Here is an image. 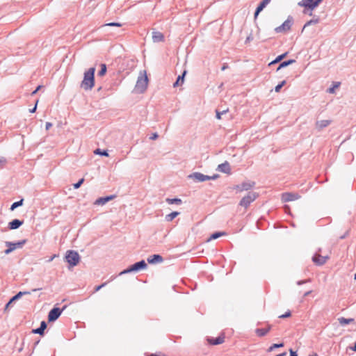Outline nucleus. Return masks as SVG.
<instances>
[{
    "mask_svg": "<svg viewBox=\"0 0 356 356\" xmlns=\"http://www.w3.org/2000/svg\"><path fill=\"white\" fill-rule=\"evenodd\" d=\"M284 346V343H274L273 344L272 346H270L268 350V352H271L273 351L275 348H281V347H283Z\"/></svg>",
    "mask_w": 356,
    "mask_h": 356,
    "instance_id": "obj_33",
    "label": "nucleus"
},
{
    "mask_svg": "<svg viewBox=\"0 0 356 356\" xmlns=\"http://www.w3.org/2000/svg\"><path fill=\"white\" fill-rule=\"evenodd\" d=\"M106 26H121V24L120 23H109V24H107Z\"/></svg>",
    "mask_w": 356,
    "mask_h": 356,
    "instance_id": "obj_45",
    "label": "nucleus"
},
{
    "mask_svg": "<svg viewBox=\"0 0 356 356\" xmlns=\"http://www.w3.org/2000/svg\"><path fill=\"white\" fill-rule=\"evenodd\" d=\"M41 88H42V86H38L37 87V88H36L33 92H32L31 95H35V94L37 93V92H38V91Z\"/></svg>",
    "mask_w": 356,
    "mask_h": 356,
    "instance_id": "obj_48",
    "label": "nucleus"
},
{
    "mask_svg": "<svg viewBox=\"0 0 356 356\" xmlns=\"http://www.w3.org/2000/svg\"><path fill=\"white\" fill-rule=\"evenodd\" d=\"M52 127V124L51 122H46L45 128L46 130H49Z\"/></svg>",
    "mask_w": 356,
    "mask_h": 356,
    "instance_id": "obj_47",
    "label": "nucleus"
},
{
    "mask_svg": "<svg viewBox=\"0 0 356 356\" xmlns=\"http://www.w3.org/2000/svg\"><path fill=\"white\" fill-rule=\"evenodd\" d=\"M293 24L292 17H289L283 24L275 29V31L277 33H285L288 32Z\"/></svg>",
    "mask_w": 356,
    "mask_h": 356,
    "instance_id": "obj_5",
    "label": "nucleus"
},
{
    "mask_svg": "<svg viewBox=\"0 0 356 356\" xmlns=\"http://www.w3.org/2000/svg\"><path fill=\"white\" fill-rule=\"evenodd\" d=\"M22 203H23V200L22 199L21 200L18 201V202H14L11 205L10 210L13 211L15 208L22 205Z\"/></svg>",
    "mask_w": 356,
    "mask_h": 356,
    "instance_id": "obj_36",
    "label": "nucleus"
},
{
    "mask_svg": "<svg viewBox=\"0 0 356 356\" xmlns=\"http://www.w3.org/2000/svg\"><path fill=\"white\" fill-rule=\"evenodd\" d=\"M286 353H283L282 354L277 355L276 356H286Z\"/></svg>",
    "mask_w": 356,
    "mask_h": 356,
    "instance_id": "obj_55",
    "label": "nucleus"
},
{
    "mask_svg": "<svg viewBox=\"0 0 356 356\" xmlns=\"http://www.w3.org/2000/svg\"><path fill=\"white\" fill-rule=\"evenodd\" d=\"M61 314V310L59 308H54L52 309L48 315L49 321H56Z\"/></svg>",
    "mask_w": 356,
    "mask_h": 356,
    "instance_id": "obj_10",
    "label": "nucleus"
},
{
    "mask_svg": "<svg viewBox=\"0 0 356 356\" xmlns=\"http://www.w3.org/2000/svg\"><path fill=\"white\" fill-rule=\"evenodd\" d=\"M225 234H226V233L224 232L214 233L211 235L210 238L207 241H209L213 239H216L220 236H225Z\"/></svg>",
    "mask_w": 356,
    "mask_h": 356,
    "instance_id": "obj_29",
    "label": "nucleus"
},
{
    "mask_svg": "<svg viewBox=\"0 0 356 356\" xmlns=\"http://www.w3.org/2000/svg\"><path fill=\"white\" fill-rule=\"evenodd\" d=\"M352 350H353V351H356V343H355L354 347H353V348H352Z\"/></svg>",
    "mask_w": 356,
    "mask_h": 356,
    "instance_id": "obj_56",
    "label": "nucleus"
},
{
    "mask_svg": "<svg viewBox=\"0 0 356 356\" xmlns=\"http://www.w3.org/2000/svg\"><path fill=\"white\" fill-rule=\"evenodd\" d=\"M327 257H323L321 254H316L312 257V261L315 264L320 266L324 264L327 261Z\"/></svg>",
    "mask_w": 356,
    "mask_h": 356,
    "instance_id": "obj_11",
    "label": "nucleus"
},
{
    "mask_svg": "<svg viewBox=\"0 0 356 356\" xmlns=\"http://www.w3.org/2000/svg\"><path fill=\"white\" fill-rule=\"evenodd\" d=\"M331 123V120H323L317 121L315 124L316 129L318 130H322L323 128L327 127Z\"/></svg>",
    "mask_w": 356,
    "mask_h": 356,
    "instance_id": "obj_14",
    "label": "nucleus"
},
{
    "mask_svg": "<svg viewBox=\"0 0 356 356\" xmlns=\"http://www.w3.org/2000/svg\"><path fill=\"white\" fill-rule=\"evenodd\" d=\"M227 68V65H224L222 67V70H225V69Z\"/></svg>",
    "mask_w": 356,
    "mask_h": 356,
    "instance_id": "obj_54",
    "label": "nucleus"
},
{
    "mask_svg": "<svg viewBox=\"0 0 356 356\" xmlns=\"http://www.w3.org/2000/svg\"><path fill=\"white\" fill-rule=\"evenodd\" d=\"M106 65L105 64H102L101 70L99 72L98 74H99V76H102L106 74Z\"/></svg>",
    "mask_w": 356,
    "mask_h": 356,
    "instance_id": "obj_34",
    "label": "nucleus"
},
{
    "mask_svg": "<svg viewBox=\"0 0 356 356\" xmlns=\"http://www.w3.org/2000/svg\"><path fill=\"white\" fill-rule=\"evenodd\" d=\"M38 103V100H37V101H36V102H35V105L34 108H33L30 109V111H30L31 113H35V112L36 108H37Z\"/></svg>",
    "mask_w": 356,
    "mask_h": 356,
    "instance_id": "obj_46",
    "label": "nucleus"
},
{
    "mask_svg": "<svg viewBox=\"0 0 356 356\" xmlns=\"http://www.w3.org/2000/svg\"><path fill=\"white\" fill-rule=\"evenodd\" d=\"M319 22V19L318 18H316V19H311L309 20V22H307L303 26V29H302V31L308 26L309 25H313V24H316Z\"/></svg>",
    "mask_w": 356,
    "mask_h": 356,
    "instance_id": "obj_30",
    "label": "nucleus"
},
{
    "mask_svg": "<svg viewBox=\"0 0 356 356\" xmlns=\"http://www.w3.org/2000/svg\"><path fill=\"white\" fill-rule=\"evenodd\" d=\"M252 40V36L250 35L248 37H247L245 42H250Z\"/></svg>",
    "mask_w": 356,
    "mask_h": 356,
    "instance_id": "obj_51",
    "label": "nucleus"
},
{
    "mask_svg": "<svg viewBox=\"0 0 356 356\" xmlns=\"http://www.w3.org/2000/svg\"><path fill=\"white\" fill-rule=\"evenodd\" d=\"M257 197V195L255 193L250 192L241 199L239 204L243 207L247 208L253 201L256 200Z\"/></svg>",
    "mask_w": 356,
    "mask_h": 356,
    "instance_id": "obj_6",
    "label": "nucleus"
},
{
    "mask_svg": "<svg viewBox=\"0 0 356 356\" xmlns=\"http://www.w3.org/2000/svg\"><path fill=\"white\" fill-rule=\"evenodd\" d=\"M286 81H282L280 84H278L275 88V91L276 92H279L280 91V89L285 85Z\"/></svg>",
    "mask_w": 356,
    "mask_h": 356,
    "instance_id": "obj_38",
    "label": "nucleus"
},
{
    "mask_svg": "<svg viewBox=\"0 0 356 356\" xmlns=\"http://www.w3.org/2000/svg\"><path fill=\"white\" fill-rule=\"evenodd\" d=\"M286 53L279 56L273 63H277V62L280 61L282 58H284L286 56Z\"/></svg>",
    "mask_w": 356,
    "mask_h": 356,
    "instance_id": "obj_42",
    "label": "nucleus"
},
{
    "mask_svg": "<svg viewBox=\"0 0 356 356\" xmlns=\"http://www.w3.org/2000/svg\"><path fill=\"white\" fill-rule=\"evenodd\" d=\"M65 259L70 267L76 266L80 260L79 254L73 250H69L65 255Z\"/></svg>",
    "mask_w": 356,
    "mask_h": 356,
    "instance_id": "obj_3",
    "label": "nucleus"
},
{
    "mask_svg": "<svg viewBox=\"0 0 356 356\" xmlns=\"http://www.w3.org/2000/svg\"><path fill=\"white\" fill-rule=\"evenodd\" d=\"M158 138L157 134L154 133L152 134V136L150 137V139L152 140H156Z\"/></svg>",
    "mask_w": 356,
    "mask_h": 356,
    "instance_id": "obj_49",
    "label": "nucleus"
},
{
    "mask_svg": "<svg viewBox=\"0 0 356 356\" xmlns=\"http://www.w3.org/2000/svg\"><path fill=\"white\" fill-rule=\"evenodd\" d=\"M294 62H295V60H288V61H284V62L282 63L280 65V66H279V67H278V70H280V68H282V67H286V66L289 65V64L293 63H294Z\"/></svg>",
    "mask_w": 356,
    "mask_h": 356,
    "instance_id": "obj_37",
    "label": "nucleus"
},
{
    "mask_svg": "<svg viewBox=\"0 0 356 356\" xmlns=\"http://www.w3.org/2000/svg\"><path fill=\"white\" fill-rule=\"evenodd\" d=\"M152 40L154 42H159L164 41V35L159 31L152 32Z\"/></svg>",
    "mask_w": 356,
    "mask_h": 356,
    "instance_id": "obj_16",
    "label": "nucleus"
},
{
    "mask_svg": "<svg viewBox=\"0 0 356 356\" xmlns=\"http://www.w3.org/2000/svg\"><path fill=\"white\" fill-rule=\"evenodd\" d=\"M179 215V212L173 211V212L170 213V214L166 215L165 218L166 221L171 222L174 218H175Z\"/></svg>",
    "mask_w": 356,
    "mask_h": 356,
    "instance_id": "obj_25",
    "label": "nucleus"
},
{
    "mask_svg": "<svg viewBox=\"0 0 356 356\" xmlns=\"http://www.w3.org/2000/svg\"><path fill=\"white\" fill-rule=\"evenodd\" d=\"M26 294H30V292H29V291H19L17 294H16L15 296H13L10 300L11 302H13V301L19 299L23 295H26Z\"/></svg>",
    "mask_w": 356,
    "mask_h": 356,
    "instance_id": "obj_28",
    "label": "nucleus"
},
{
    "mask_svg": "<svg viewBox=\"0 0 356 356\" xmlns=\"http://www.w3.org/2000/svg\"><path fill=\"white\" fill-rule=\"evenodd\" d=\"M13 302H11L10 300L7 303V305H6V309L8 308L9 306H10V304L12 303Z\"/></svg>",
    "mask_w": 356,
    "mask_h": 356,
    "instance_id": "obj_53",
    "label": "nucleus"
},
{
    "mask_svg": "<svg viewBox=\"0 0 356 356\" xmlns=\"http://www.w3.org/2000/svg\"><path fill=\"white\" fill-rule=\"evenodd\" d=\"M271 0H263L256 9L254 18H257L259 13L270 2Z\"/></svg>",
    "mask_w": 356,
    "mask_h": 356,
    "instance_id": "obj_15",
    "label": "nucleus"
},
{
    "mask_svg": "<svg viewBox=\"0 0 356 356\" xmlns=\"http://www.w3.org/2000/svg\"><path fill=\"white\" fill-rule=\"evenodd\" d=\"M95 67H90L88 71L85 72L83 79L81 83V86L85 90H91L95 85Z\"/></svg>",
    "mask_w": 356,
    "mask_h": 356,
    "instance_id": "obj_1",
    "label": "nucleus"
},
{
    "mask_svg": "<svg viewBox=\"0 0 356 356\" xmlns=\"http://www.w3.org/2000/svg\"><path fill=\"white\" fill-rule=\"evenodd\" d=\"M166 202L170 204H179L181 203V200L178 198H173V199L168 198V199H166Z\"/></svg>",
    "mask_w": 356,
    "mask_h": 356,
    "instance_id": "obj_31",
    "label": "nucleus"
},
{
    "mask_svg": "<svg viewBox=\"0 0 356 356\" xmlns=\"http://www.w3.org/2000/svg\"><path fill=\"white\" fill-rule=\"evenodd\" d=\"M94 153L95 154L108 156V153L106 150H101L100 149H97L94 151Z\"/></svg>",
    "mask_w": 356,
    "mask_h": 356,
    "instance_id": "obj_32",
    "label": "nucleus"
},
{
    "mask_svg": "<svg viewBox=\"0 0 356 356\" xmlns=\"http://www.w3.org/2000/svg\"><path fill=\"white\" fill-rule=\"evenodd\" d=\"M310 356H318V355L317 354H316V353H315V354H314V355H310Z\"/></svg>",
    "mask_w": 356,
    "mask_h": 356,
    "instance_id": "obj_57",
    "label": "nucleus"
},
{
    "mask_svg": "<svg viewBox=\"0 0 356 356\" xmlns=\"http://www.w3.org/2000/svg\"><path fill=\"white\" fill-rule=\"evenodd\" d=\"M339 86H340L339 82L334 83L333 86L328 89V92L334 93L335 91V89L338 88L339 87Z\"/></svg>",
    "mask_w": 356,
    "mask_h": 356,
    "instance_id": "obj_35",
    "label": "nucleus"
},
{
    "mask_svg": "<svg viewBox=\"0 0 356 356\" xmlns=\"http://www.w3.org/2000/svg\"><path fill=\"white\" fill-rule=\"evenodd\" d=\"M290 356H298L296 353L293 351L292 349H290Z\"/></svg>",
    "mask_w": 356,
    "mask_h": 356,
    "instance_id": "obj_50",
    "label": "nucleus"
},
{
    "mask_svg": "<svg viewBox=\"0 0 356 356\" xmlns=\"http://www.w3.org/2000/svg\"><path fill=\"white\" fill-rule=\"evenodd\" d=\"M47 327V324L44 321H42L40 323V327L39 328L33 330V333L39 334L40 335H43L44 331Z\"/></svg>",
    "mask_w": 356,
    "mask_h": 356,
    "instance_id": "obj_22",
    "label": "nucleus"
},
{
    "mask_svg": "<svg viewBox=\"0 0 356 356\" xmlns=\"http://www.w3.org/2000/svg\"><path fill=\"white\" fill-rule=\"evenodd\" d=\"M83 181H84V179L83 178L81 179L77 183L74 184V188L76 189L79 188L81 186V185L83 184Z\"/></svg>",
    "mask_w": 356,
    "mask_h": 356,
    "instance_id": "obj_40",
    "label": "nucleus"
},
{
    "mask_svg": "<svg viewBox=\"0 0 356 356\" xmlns=\"http://www.w3.org/2000/svg\"><path fill=\"white\" fill-rule=\"evenodd\" d=\"M291 316V312L288 311L284 314L279 316V318H288V317H290Z\"/></svg>",
    "mask_w": 356,
    "mask_h": 356,
    "instance_id": "obj_41",
    "label": "nucleus"
},
{
    "mask_svg": "<svg viewBox=\"0 0 356 356\" xmlns=\"http://www.w3.org/2000/svg\"><path fill=\"white\" fill-rule=\"evenodd\" d=\"M227 111H228V108L227 110H225V111H222V112H219L218 111H216V118H217V119L220 120L221 119V115L224 114V113H226Z\"/></svg>",
    "mask_w": 356,
    "mask_h": 356,
    "instance_id": "obj_39",
    "label": "nucleus"
},
{
    "mask_svg": "<svg viewBox=\"0 0 356 356\" xmlns=\"http://www.w3.org/2000/svg\"><path fill=\"white\" fill-rule=\"evenodd\" d=\"M186 74V71H184V72L182 73L181 75H179L178 76L176 81L173 84V87L176 88V87H179V86H181L184 82V76Z\"/></svg>",
    "mask_w": 356,
    "mask_h": 356,
    "instance_id": "obj_19",
    "label": "nucleus"
},
{
    "mask_svg": "<svg viewBox=\"0 0 356 356\" xmlns=\"http://www.w3.org/2000/svg\"><path fill=\"white\" fill-rule=\"evenodd\" d=\"M300 196L298 193H284L282 195V200L283 202H291L298 200Z\"/></svg>",
    "mask_w": 356,
    "mask_h": 356,
    "instance_id": "obj_9",
    "label": "nucleus"
},
{
    "mask_svg": "<svg viewBox=\"0 0 356 356\" xmlns=\"http://www.w3.org/2000/svg\"><path fill=\"white\" fill-rule=\"evenodd\" d=\"M6 244L8 247V248L5 250V254H10L11 252H13L14 250L17 248L16 244H14L11 242H6Z\"/></svg>",
    "mask_w": 356,
    "mask_h": 356,
    "instance_id": "obj_24",
    "label": "nucleus"
},
{
    "mask_svg": "<svg viewBox=\"0 0 356 356\" xmlns=\"http://www.w3.org/2000/svg\"><path fill=\"white\" fill-rule=\"evenodd\" d=\"M322 1L323 0H302L298 3V5L305 8L303 11L305 14H309L311 16L312 15L313 10L315 9Z\"/></svg>",
    "mask_w": 356,
    "mask_h": 356,
    "instance_id": "obj_2",
    "label": "nucleus"
},
{
    "mask_svg": "<svg viewBox=\"0 0 356 356\" xmlns=\"http://www.w3.org/2000/svg\"><path fill=\"white\" fill-rule=\"evenodd\" d=\"M26 241L24 240L22 241H20V242H18V243H16V248H21L24 243H25Z\"/></svg>",
    "mask_w": 356,
    "mask_h": 356,
    "instance_id": "obj_44",
    "label": "nucleus"
},
{
    "mask_svg": "<svg viewBox=\"0 0 356 356\" xmlns=\"http://www.w3.org/2000/svg\"><path fill=\"white\" fill-rule=\"evenodd\" d=\"M218 169L222 172H225V173H230V170H231V168H230V165L229 164L228 162H225L222 164H220L218 167Z\"/></svg>",
    "mask_w": 356,
    "mask_h": 356,
    "instance_id": "obj_20",
    "label": "nucleus"
},
{
    "mask_svg": "<svg viewBox=\"0 0 356 356\" xmlns=\"http://www.w3.org/2000/svg\"><path fill=\"white\" fill-rule=\"evenodd\" d=\"M146 267H147L146 263L145 262L144 260H142V261H140L139 262H137V263L133 264L129 268H127V270H124L121 273H131V272H133V271H137V270H139L140 269H144Z\"/></svg>",
    "mask_w": 356,
    "mask_h": 356,
    "instance_id": "obj_8",
    "label": "nucleus"
},
{
    "mask_svg": "<svg viewBox=\"0 0 356 356\" xmlns=\"http://www.w3.org/2000/svg\"><path fill=\"white\" fill-rule=\"evenodd\" d=\"M6 163V160L4 159H0V166L3 165Z\"/></svg>",
    "mask_w": 356,
    "mask_h": 356,
    "instance_id": "obj_52",
    "label": "nucleus"
},
{
    "mask_svg": "<svg viewBox=\"0 0 356 356\" xmlns=\"http://www.w3.org/2000/svg\"><path fill=\"white\" fill-rule=\"evenodd\" d=\"M355 280H356V274L355 275Z\"/></svg>",
    "mask_w": 356,
    "mask_h": 356,
    "instance_id": "obj_58",
    "label": "nucleus"
},
{
    "mask_svg": "<svg viewBox=\"0 0 356 356\" xmlns=\"http://www.w3.org/2000/svg\"><path fill=\"white\" fill-rule=\"evenodd\" d=\"M338 321L341 325H345L347 324H349L350 323H353L354 321L353 318H346L343 317H341L338 318Z\"/></svg>",
    "mask_w": 356,
    "mask_h": 356,
    "instance_id": "obj_26",
    "label": "nucleus"
},
{
    "mask_svg": "<svg viewBox=\"0 0 356 356\" xmlns=\"http://www.w3.org/2000/svg\"><path fill=\"white\" fill-rule=\"evenodd\" d=\"M147 85L148 79L146 74L145 73L143 75L138 77L135 86V90L138 92L142 93L146 90Z\"/></svg>",
    "mask_w": 356,
    "mask_h": 356,
    "instance_id": "obj_4",
    "label": "nucleus"
},
{
    "mask_svg": "<svg viewBox=\"0 0 356 356\" xmlns=\"http://www.w3.org/2000/svg\"><path fill=\"white\" fill-rule=\"evenodd\" d=\"M106 284V283H103L102 284L99 285V286H97L95 288V292H97L98 291H99L102 288H103L104 286H105Z\"/></svg>",
    "mask_w": 356,
    "mask_h": 356,
    "instance_id": "obj_43",
    "label": "nucleus"
},
{
    "mask_svg": "<svg viewBox=\"0 0 356 356\" xmlns=\"http://www.w3.org/2000/svg\"><path fill=\"white\" fill-rule=\"evenodd\" d=\"M271 325H268L265 328H257L255 330V333L259 337H262L266 336L270 330Z\"/></svg>",
    "mask_w": 356,
    "mask_h": 356,
    "instance_id": "obj_13",
    "label": "nucleus"
},
{
    "mask_svg": "<svg viewBox=\"0 0 356 356\" xmlns=\"http://www.w3.org/2000/svg\"><path fill=\"white\" fill-rule=\"evenodd\" d=\"M115 197V195H111V196H107L105 197H101V198L97 200L95 203L98 204H104L107 202L114 199Z\"/></svg>",
    "mask_w": 356,
    "mask_h": 356,
    "instance_id": "obj_23",
    "label": "nucleus"
},
{
    "mask_svg": "<svg viewBox=\"0 0 356 356\" xmlns=\"http://www.w3.org/2000/svg\"><path fill=\"white\" fill-rule=\"evenodd\" d=\"M193 177L198 181H204L210 179V177L204 175L200 172L194 173Z\"/></svg>",
    "mask_w": 356,
    "mask_h": 356,
    "instance_id": "obj_21",
    "label": "nucleus"
},
{
    "mask_svg": "<svg viewBox=\"0 0 356 356\" xmlns=\"http://www.w3.org/2000/svg\"><path fill=\"white\" fill-rule=\"evenodd\" d=\"M147 261L149 264H156L163 261V258L159 254H154L147 258Z\"/></svg>",
    "mask_w": 356,
    "mask_h": 356,
    "instance_id": "obj_17",
    "label": "nucleus"
},
{
    "mask_svg": "<svg viewBox=\"0 0 356 356\" xmlns=\"http://www.w3.org/2000/svg\"><path fill=\"white\" fill-rule=\"evenodd\" d=\"M207 341L211 345H218L221 344L225 341V336L220 335L217 338H209L207 339Z\"/></svg>",
    "mask_w": 356,
    "mask_h": 356,
    "instance_id": "obj_12",
    "label": "nucleus"
},
{
    "mask_svg": "<svg viewBox=\"0 0 356 356\" xmlns=\"http://www.w3.org/2000/svg\"><path fill=\"white\" fill-rule=\"evenodd\" d=\"M23 222H24L22 220L15 219L9 222L8 227L10 229H16L19 228L23 224Z\"/></svg>",
    "mask_w": 356,
    "mask_h": 356,
    "instance_id": "obj_18",
    "label": "nucleus"
},
{
    "mask_svg": "<svg viewBox=\"0 0 356 356\" xmlns=\"http://www.w3.org/2000/svg\"><path fill=\"white\" fill-rule=\"evenodd\" d=\"M255 185L254 181H247L243 182L241 184L236 185L234 187V189L236 191V193H241L244 191H248L253 188Z\"/></svg>",
    "mask_w": 356,
    "mask_h": 356,
    "instance_id": "obj_7",
    "label": "nucleus"
},
{
    "mask_svg": "<svg viewBox=\"0 0 356 356\" xmlns=\"http://www.w3.org/2000/svg\"><path fill=\"white\" fill-rule=\"evenodd\" d=\"M26 294H30V292H29V291H19L17 294H16L15 296H13L10 300L11 302H13V301L19 299L23 295H26Z\"/></svg>",
    "mask_w": 356,
    "mask_h": 356,
    "instance_id": "obj_27",
    "label": "nucleus"
}]
</instances>
